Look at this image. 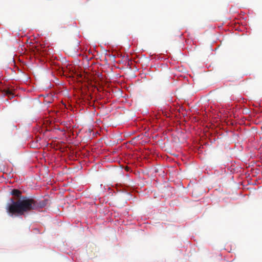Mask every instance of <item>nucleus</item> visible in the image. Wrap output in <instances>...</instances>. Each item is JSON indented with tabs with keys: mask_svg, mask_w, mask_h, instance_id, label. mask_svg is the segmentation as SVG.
I'll list each match as a JSON object with an SVG mask.
<instances>
[{
	"mask_svg": "<svg viewBox=\"0 0 262 262\" xmlns=\"http://www.w3.org/2000/svg\"><path fill=\"white\" fill-rule=\"evenodd\" d=\"M13 62H14V64H15V59H14V58H13Z\"/></svg>",
	"mask_w": 262,
	"mask_h": 262,
	"instance_id": "nucleus-5",
	"label": "nucleus"
},
{
	"mask_svg": "<svg viewBox=\"0 0 262 262\" xmlns=\"http://www.w3.org/2000/svg\"><path fill=\"white\" fill-rule=\"evenodd\" d=\"M6 94L10 99H11L15 96V90L8 89L6 90Z\"/></svg>",
	"mask_w": 262,
	"mask_h": 262,
	"instance_id": "nucleus-3",
	"label": "nucleus"
},
{
	"mask_svg": "<svg viewBox=\"0 0 262 262\" xmlns=\"http://www.w3.org/2000/svg\"><path fill=\"white\" fill-rule=\"evenodd\" d=\"M10 194L13 195L14 198L9 199L6 205L7 212L11 215L16 214V189H13L10 192Z\"/></svg>",
	"mask_w": 262,
	"mask_h": 262,
	"instance_id": "nucleus-2",
	"label": "nucleus"
},
{
	"mask_svg": "<svg viewBox=\"0 0 262 262\" xmlns=\"http://www.w3.org/2000/svg\"><path fill=\"white\" fill-rule=\"evenodd\" d=\"M126 169V170H128V168L127 167Z\"/></svg>",
	"mask_w": 262,
	"mask_h": 262,
	"instance_id": "nucleus-6",
	"label": "nucleus"
},
{
	"mask_svg": "<svg viewBox=\"0 0 262 262\" xmlns=\"http://www.w3.org/2000/svg\"><path fill=\"white\" fill-rule=\"evenodd\" d=\"M21 191L17 189V215H22L32 210L41 208L37 201L21 196Z\"/></svg>",
	"mask_w": 262,
	"mask_h": 262,
	"instance_id": "nucleus-1",
	"label": "nucleus"
},
{
	"mask_svg": "<svg viewBox=\"0 0 262 262\" xmlns=\"http://www.w3.org/2000/svg\"><path fill=\"white\" fill-rule=\"evenodd\" d=\"M18 61L20 62L21 61V59H20L19 57V58L17 57V61Z\"/></svg>",
	"mask_w": 262,
	"mask_h": 262,
	"instance_id": "nucleus-4",
	"label": "nucleus"
}]
</instances>
